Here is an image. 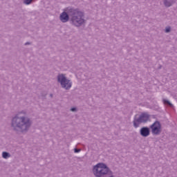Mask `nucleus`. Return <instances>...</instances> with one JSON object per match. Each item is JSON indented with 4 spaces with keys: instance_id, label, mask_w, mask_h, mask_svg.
Wrapping results in <instances>:
<instances>
[{
    "instance_id": "nucleus-1",
    "label": "nucleus",
    "mask_w": 177,
    "mask_h": 177,
    "mask_svg": "<svg viewBox=\"0 0 177 177\" xmlns=\"http://www.w3.org/2000/svg\"><path fill=\"white\" fill-rule=\"evenodd\" d=\"M59 20L62 23L71 21L72 26L75 27H81L86 24L85 20V12L81 11L80 8L74 7H68L59 15Z\"/></svg>"
},
{
    "instance_id": "nucleus-2",
    "label": "nucleus",
    "mask_w": 177,
    "mask_h": 177,
    "mask_svg": "<svg viewBox=\"0 0 177 177\" xmlns=\"http://www.w3.org/2000/svg\"><path fill=\"white\" fill-rule=\"evenodd\" d=\"M32 125V121L26 116L16 115L11 120V128L17 133H27Z\"/></svg>"
},
{
    "instance_id": "nucleus-3",
    "label": "nucleus",
    "mask_w": 177,
    "mask_h": 177,
    "mask_svg": "<svg viewBox=\"0 0 177 177\" xmlns=\"http://www.w3.org/2000/svg\"><path fill=\"white\" fill-rule=\"evenodd\" d=\"M93 174L95 177H114V173L107 165L100 162L93 166Z\"/></svg>"
},
{
    "instance_id": "nucleus-4",
    "label": "nucleus",
    "mask_w": 177,
    "mask_h": 177,
    "mask_svg": "<svg viewBox=\"0 0 177 177\" xmlns=\"http://www.w3.org/2000/svg\"><path fill=\"white\" fill-rule=\"evenodd\" d=\"M150 120V115L147 113H142L138 118V115H136L133 121V125L134 128H139L140 124H146Z\"/></svg>"
},
{
    "instance_id": "nucleus-5",
    "label": "nucleus",
    "mask_w": 177,
    "mask_h": 177,
    "mask_svg": "<svg viewBox=\"0 0 177 177\" xmlns=\"http://www.w3.org/2000/svg\"><path fill=\"white\" fill-rule=\"evenodd\" d=\"M57 82H59L62 88L66 89V91H68V89L73 86V82H71V80L67 79L64 74L58 75Z\"/></svg>"
},
{
    "instance_id": "nucleus-6",
    "label": "nucleus",
    "mask_w": 177,
    "mask_h": 177,
    "mask_svg": "<svg viewBox=\"0 0 177 177\" xmlns=\"http://www.w3.org/2000/svg\"><path fill=\"white\" fill-rule=\"evenodd\" d=\"M149 129L151 130L152 135H160L162 132L161 123L160 121L156 120L149 127Z\"/></svg>"
},
{
    "instance_id": "nucleus-7",
    "label": "nucleus",
    "mask_w": 177,
    "mask_h": 177,
    "mask_svg": "<svg viewBox=\"0 0 177 177\" xmlns=\"http://www.w3.org/2000/svg\"><path fill=\"white\" fill-rule=\"evenodd\" d=\"M140 135L142 138H147L150 136V127H143L140 129Z\"/></svg>"
},
{
    "instance_id": "nucleus-8",
    "label": "nucleus",
    "mask_w": 177,
    "mask_h": 177,
    "mask_svg": "<svg viewBox=\"0 0 177 177\" xmlns=\"http://www.w3.org/2000/svg\"><path fill=\"white\" fill-rule=\"evenodd\" d=\"M164 5L166 8H169L175 3L176 1L175 0H163Z\"/></svg>"
},
{
    "instance_id": "nucleus-9",
    "label": "nucleus",
    "mask_w": 177,
    "mask_h": 177,
    "mask_svg": "<svg viewBox=\"0 0 177 177\" xmlns=\"http://www.w3.org/2000/svg\"><path fill=\"white\" fill-rule=\"evenodd\" d=\"M2 157L3 158H5L6 160L10 158L11 155L9 153V152L3 151L2 153Z\"/></svg>"
},
{
    "instance_id": "nucleus-10",
    "label": "nucleus",
    "mask_w": 177,
    "mask_h": 177,
    "mask_svg": "<svg viewBox=\"0 0 177 177\" xmlns=\"http://www.w3.org/2000/svg\"><path fill=\"white\" fill-rule=\"evenodd\" d=\"M164 104H166V106H169V107H174V104L169 102L168 100H163Z\"/></svg>"
},
{
    "instance_id": "nucleus-11",
    "label": "nucleus",
    "mask_w": 177,
    "mask_h": 177,
    "mask_svg": "<svg viewBox=\"0 0 177 177\" xmlns=\"http://www.w3.org/2000/svg\"><path fill=\"white\" fill-rule=\"evenodd\" d=\"M34 0H24V3L25 5H30V3H32V1Z\"/></svg>"
},
{
    "instance_id": "nucleus-12",
    "label": "nucleus",
    "mask_w": 177,
    "mask_h": 177,
    "mask_svg": "<svg viewBox=\"0 0 177 177\" xmlns=\"http://www.w3.org/2000/svg\"><path fill=\"white\" fill-rule=\"evenodd\" d=\"M46 95H48V93H46V91H42L41 93V96H42V97H46Z\"/></svg>"
},
{
    "instance_id": "nucleus-13",
    "label": "nucleus",
    "mask_w": 177,
    "mask_h": 177,
    "mask_svg": "<svg viewBox=\"0 0 177 177\" xmlns=\"http://www.w3.org/2000/svg\"><path fill=\"white\" fill-rule=\"evenodd\" d=\"M165 32L168 33V32H171V27H167L165 28Z\"/></svg>"
},
{
    "instance_id": "nucleus-14",
    "label": "nucleus",
    "mask_w": 177,
    "mask_h": 177,
    "mask_svg": "<svg viewBox=\"0 0 177 177\" xmlns=\"http://www.w3.org/2000/svg\"><path fill=\"white\" fill-rule=\"evenodd\" d=\"M80 151H81V149H77V148L74 149V153H80Z\"/></svg>"
},
{
    "instance_id": "nucleus-15",
    "label": "nucleus",
    "mask_w": 177,
    "mask_h": 177,
    "mask_svg": "<svg viewBox=\"0 0 177 177\" xmlns=\"http://www.w3.org/2000/svg\"><path fill=\"white\" fill-rule=\"evenodd\" d=\"M71 111H73V113H75L77 111V108L76 107L71 108Z\"/></svg>"
},
{
    "instance_id": "nucleus-16",
    "label": "nucleus",
    "mask_w": 177,
    "mask_h": 177,
    "mask_svg": "<svg viewBox=\"0 0 177 177\" xmlns=\"http://www.w3.org/2000/svg\"><path fill=\"white\" fill-rule=\"evenodd\" d=\"M27 45H31V42L27 41L26 43H25V46Z\"/></svg>"
},
{
    "instance_id": "nucleus-17",
    "label": "nucleus",
    "mask_w": 177,
    "mask_h": 177,
    "mask_svg": "<svg viewBox=\"0 0 177 177\" xmlns=\"http://www.w3.org/2000/svg\"><path fill=\"white\" fill-rule=\"evenodd\" d=\"M50 97H53V94H50Z\"/></svg>"
}]
</instances>
